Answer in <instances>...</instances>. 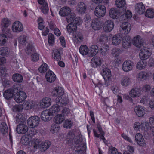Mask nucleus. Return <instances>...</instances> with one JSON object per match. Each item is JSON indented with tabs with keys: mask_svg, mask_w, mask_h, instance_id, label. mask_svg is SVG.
I'll use <instances>...</instances> for the list:
<instances>
[{
	"mask_svg": "<svg viewBox=\"0 0 154 154\" xmlns=\"http://www.w3.org/2000/svg\"><path fill=\"white\" fill-rule=\"evenodd\" d=\"M151 55L149 51V48L145 46L141 48L139 54V56L141 60H145L148 59Z\"/></svg>",
	"mask_w": 154,
	"mask_h": 154,
	"instance_id": "f257e3e1",
	"label": "nucleus"
},
{
	"mask_svg": "<svg viewBox=\"0 0 154 154\" xmlns=\"http://www.w3.org/2000/svg\"><path fill=\"white\" fill-rule=\"evenodd\" d=\"M106 12L105 7L102 5L97 6L95 8L94 13L95 15L98 17H103L105 15Z\"/></svg>",
	"mask_w": 154,
	"mask_h": 154,
	"instance_id": "f03ea898",
	"label": "nucleus"
},
{
	"mask_svg": "<svg viewBox=\"0 0 154 154\" xmlns=\"http://www.w3.org/2000/svg\"><path fill=\"white\" fill-rule=\"evenodd\" d=\"M40 121V118L38 116H32L28 119L27 123L30 127L34 128L38 125Z\"/></svg>",
	"mask_w": 154,
	"mask_h": 154,
	"instance_id": "7ed1b4c3",
	"label": "nucleus"
},
{
	"mask_svg": "<svg viewBox=\"0 0 154 154\" xmlns=\"http://www.w3.org/2000/svg\"><path fill=\"white\" fill-rule=\"evenodd\" d=\"M16 91L17 92L15 95L14 98L17 103H21L26 98L27 95L26 93L23 91H18V90Z\"/></svg>",
	"mask_w": 154,
	"mask_h": 154,
	"instance_id": "20e7f679",
	"label": "nucleus"
},
{
	"mask_svg": "<svg viewBox=\"0 0 154 154\" xmlns=\"http://www.w3.org/2000/svg\"><path fill=\"white\" fill-rule=\"evenodd\" d=\"M18 86V85L15 86L14 87V90L12 89H8L6 90L3 93L4 97L7 100L12 98L16 90H18L20 88Z\"/></svg>",
	"mask_w": 154,
	"mask_h": 154,
	"instance_id": "39448f33",
	"label": "nucleus"
},
{
	"mask_svg": "<svg viewBox=\"0 0 154 154\" xmlns=\"http://www.w3.org/2000/svg\"><path fill=\"white\" fill-rule=\"evenodd\" d=\"M131 28V25L129 23L124 22L120 26L119 30L122 34H127L130 32Z\"/></svg>",
	"mask_w": 154,
	"mask_h": 154,
	"instance_id": "423d86ee",
	"label": "nucleus"
},
{
	"mask_svg": "<svg viewBox=\"0 0 154 154\" xmlns=\"http://www.w3.org/2000/svg\"><path fill=\"white\" fill-rule=\"evenodd\" d=\"M151 75V73L147 71H142L138 73L137 76L139 80L144 81L148 80Z\"/></svg>",
	"mask_w": 154,
	"mask_h": 154,
	"instance_id": "0eeeda50",
	"label": "nucleus"
},
{
	"mask_svg": "<svg viewBox=\"0 0 154 154\" xmlns=\"http://www.w3.org/2000/svg\"><path fill=\"white\" fill-rule=\"evenodd\" d=\"M67 139L68 141L70 143L74 142L75 144H78L81 141L80 136H75L74 133L72 132H69L67 134Z\"/></svg>",
	"mask_w": 154,
	"mask_h": 154,
	"instance_id": "6e6552de",
	"label": "nucleus"
},
{
	"mask_svg": "<svg viewBox=\"0 0 154 154\" xmlns=\"http://www.w3.org/2000/svg\"><path fill=\"white\" fill-rule=\"evenodd\" d=\"M114 24L113 21L110 20L106 21L104 23L103 29L104 31L109 32L112 31L114 28Z\"/></svg>",
	"mask_w": 154,
	"mask_h": 154,
	"instance_id": "1a4fd4ad",
	"label": "nucleus"
},
{
	"mask_svg": "<svg viewBox=\"0 0 154 154\" xmlns=\"http://www.w3.org/2000/svg\"><path fill=\"white\" fill-rule=\"evenodd\" d=\"M134 111L136 115L138 117H143L146 112H147L146 108L143 106L138 105L134 109Z\"/></svg>",
	"mask_w": 154,
	"mask_h": 154,
	"instance_id": "9d476101",
	"label": "nucleus"
},
{
	"mask_svg": "<svg viewBox=\"0 0 154 154\" xmlns=\"http://www.w3.org/2000/svg\"><path fill=\"white\" fill-rule=\"evenodd\" d=\"M133 66L132 61L130 60H127L123 63L122 68L124 71L128 72L133 69Z\"/></svg>",
	"mask_w": 154,
	"mask_h": 154,
	"instance_id": "9b49d317",
	"label": "nucleus"
},
{
	"mask_svg": "<svg viewBox=\"0 0 154 154\" xmlns=\"http://www.w3.org/2000/svg\"><path fill=\"white\" fill-rule=\"evenodd\" d=\"M57 104H59L60 106H65L68 103V99L65 95L59 97H57L55 99Z\"/></svg>",
	"mask_w": 154,
	"mask_h": 154,
	"instance_id": "f8f14e48",
	"label": "nucleus"
},
{
	"mask_svg": "<svg viewBox=\"0 0 154 154\" xmlns=\"http://www.w3.org/2000/svg\"><path fill=\"white\" fill-rule=\"evenodd\" d=\"M52 94L54 97H60L63 96L64 94V91L63 88L60 87H56L53 89Z\"/></svg>",
	"mask_w": 154,
	"mask_h": 154,
	"instance_id": "ddd939ff",
	"label": "nucleus"
},
{
	"mask_svg": "<svg viewBox=\"0 0 154 154\" xmlns=\"http://www.w3.org/2000/svg\"><path fill=\"white\" fill-rule=\"evenodd\" d=\"M71 9L67 6H65L61 8L59 12V14L62 17H66L69 15L67 17H70V14L71 12Z\"/></svg>",
	"mask_w": 154,
	"mask_h": 154,
	"instance_id": "4468645a",
	"label": "nucleus"
},
{
	"mask_svg": "<svg viewBox=\"0 0 154 154\" xmlns=\"http://www.w3.org/2000/svg\"><path fill=\"white\" fill-rule=\"evenodd\" d=\"M70 17L66 18V20L68 23L70 22L75 24L79 25L80 24V19L79 18H75V14L74 13H72L70 14Z\"/></svg>",
	"mask_w": 154,
	"mask_h": 154,
	"instance_id": "2eb2a0df",
	"label": "nucleus"
},
{
	"mask_svg": "<svg viewBox=\"0 0 154 154\" xmlns=\"http://www.w3.org/2000/svg\"><path fill=\"white\" fill-rule=\"evenodd\" d=\"M132 41L134 45L137 47L142 48L143 46H145L143 44V40L139 35L135 37Z\"/></svg>",
	"mask_w": 154,
	"mask_h": 154,
	"instance_id": "dca6fc26",
	"label": "nucleus"
},
{
	"mask_svg": "<svg viewBox=\"0 0 154 154\" xmlns=\"http://www.w3.org/2000/svg\"><path fill=\"white\" fill-rule=\"evenodd\" d=\"M23 27L22 24L19 21H16L13 24L12 30L15 32H19L23 29Z\"/></svg>",
	"mask_w": 154,
	"mask_h": 154,
	"instance_id": "f3484780",
	"label": "nucleus"
},
{
	"mask_svg": "<svg viewBox=\"0 0 154 154\" xmlns=\"http://www.w3.org/2000/svg\"><path fill=\"white\" fill-rule=\"evenodd\" d=\"M137 143L140 146H144L146 145V143L143 135L139 133L137 134L135 136Z\"/></svg>",
	"mask_w": 154,
	"mask_h": 154,
	"instance_id": "a211bd4d",
	"label": "nucleus"
},
{
	"mask_svg": "<svg viewBox=\"0 0 154 154\" xmlns=\"http://www.w3.org/2000/svg\"><path fill=\"white\" fill-rule=\"evenodd\" d=\"M142 94L141 89L138 88L132 89L129 92V95L132 97L135 98L139 97Z\"/></svg>",
	"mask_w": 154,
	"mask_h": 154,
	"instance_id": "6ab92c4d",
	"label": "nucleus"
},
{
	"mask_svg": "<svg viewBox=\"0 0 154 154\" xmlns=\"http://www.w3.org/2000/svg\"><path fill=\"white\" fill-rule=\"evenodd\" d=\"M131 38L128 36H125L123 37L122 40V45L125 48H128L131 46Z\"/></svg>",
	"mask_w": 154,
	"mask_h": 154,
	"instance_id": "aec40b11",
	"label": "nucleus"
},
{
	"mask_svg": "<svg viewBox=\"0 0 154 154\" xmlns=\"http://www.w3.org/2000/svg\"><path fill=\"white\" fill-rule=\"evenodd\" d=\"M28 128L26 124H22L17 126L16 130L17 132L20 134H23L26 133L28 131Z\"/></svg>",
	"mask_w": 154,
	"mask_h": 154,
	"instance_id": "412c9836",
	"label": "nucleus"
},
{
	"mask_svg": "<svg viewBox=\"0 0 154 154\" xmlns=\"http://www.w3.org/2000/svg\"><path fill=\"white\" fill-rule=\"evenodd\" d=\"M102 63V61L100 57H93L91 61V65L92 67H97L100 66Z\"/></svg>",
	"mask_w": 154,
	"mask_h": 154,
	"instance_id": "4be33fe9",
	"label": "nucleus"
},
{
	"mask_svg": "<svg viewBox=\"0 0 154 154\" xmlns=\"http://www.w3.org/2000/svg\"><path fill=\"white\" fill-rule=\"evenodd\" d=\"M51 99L47 97L43 98L40 102V106L42 108H48L51 105Z\"/></svg>",
	"mask_w": 154,
	"mask_h": 154,
	"instance_id": "5701e85b",
	"label": "nucleus"
},
{
	"mask_svg": "<svg viewBox=\"0 0 154 154\" xmlns=\"http://www.w3.org/2000/svg\"><path fill=\"white\" fill-rule=\"evenodd\" d=\"M45 78L48 82L52 83L55 80L56 76L53 72L51 71H49L46 74Z\"/></svg>",
	"mask_w": 154,
	"mask_h": 154,
	"instance_id": "b1692460",
	"label": "nucleus"
},
{
	"mask_svg": "<svg viewBox=\"0 0 154 154\" xmlns=\"http://www.w3.org/2000/svg\"><path fill=\"white\" fill-rule=\"evenodd\" d=\"M83 37L82 34L80 32H77L74 35L73 40L75 44L80 43L83 41Z\"/></svg>",
	"mask_w": 154,
	"mask_h": 154,
	"instance_id": "393cba45",
	"label": "nucleus"
},
{
	"mask_svg": "<svg viewBox=\"0 0 154 154\" xmlns=\"http://www.w3.org/2000/svg\"><path fill=\"white\" fill-rule=\"evenodd\" d=\"M92 26L93 29L95 30L100 29L101 27V23L99 19L97 18L94 19L92 21Z\"/></svg>",
	"mask_w": 154,
	"mask_h": 154,
	"instance_id": "a878e982",
	"label": "nucleus"
},
{
	"mask_svg": "<svg viewBox=\"0 0 154 154\" xmlns=\"http://www.w3.org/2000/svg\"><path fill=\"white\" fill-rule=\"evenodd\" d=\"M136 11L139 14H142L145 11V7L142 2L136 4L135 5Z\"/></svg>",
	"mask_w": 154,
	"mask_h": 154,
	"instance_id": "bb28decb",
	"label": "nucleus"
},
{
	"mask_svg": "<svg viewBox=\"0 0 154 154\" xmlns=\"http://www.w3.org/2000/svg\"><path fill=\"white\" fill-rule=\"evenodd\" d=\"M131 79L128 76H124L121 81V83L122 85L126 87L131 83Z\"/></svg>",
	"mask_w": 154,
	"mask_h": 154,
	"instance_id": "cd10ccee",
	"label": "nucleus"
},
{
	"mask_svg": "<svg viewBox=\"0 0 154 154\" xmlns=\"http://www.w3.org/2000/svg\"><path fill=\"white\" fill-rule=\"evenodd\" d=\"M120 12L116 8H112L109 11L110 17L112 19H117L119 15Z\"/></svg>",
	"mask_w": 154,
	"mask_h": 154,
	"instance_id": "c85d7f7f",
	"label": "nucleus"
},
{
	"mask_svg": "<svg viewBox=\"0 0 154 154\" xmlns=\"http://www.w3.org/2000/svg\"><path fill=\"white\" fill-rule=\"evenodd\" d=\"M122 38L121 35L119 34L115 35L112 38V43L114 45H117L121 43Z\"/></svg>",
	"mask_w": 154,
	"mask_h": 154,
	"instance_id": "c756f323",
	"label": "nucleus"
},
{
	"mask_svg": "<svg viewBox=\"0 0 154 154\" xmlns=\"http://www.w3.org/2000/svg\"><path fill=\"white\" fill-rule=\"evenodd\" d=\"M98 52V47L96 45H92L89 49V54L91 57L95 55Z\"/></svg>",
	"mask_w": 154,
	"mask_h": 154,
	"instance_id": "7c9ffc66",
	"label": "nucleus"
},
{
	"mask_svg": "<svg viewBox=\"0 0 154 154\" xmlns=\"http://www.w3.org/2000/svg\"><path fill=\"white\" fill-rule=\"evenodd\" d=\"M65 118L62 114H57L54 118V122L57 124L62 123L65 120Z\"/></svg>",
	"mask_w": 154,
	"mask_h": 154,
	"instance_id": "2f4dec72",
	"label": "nucleus"
},
{
	"mask_svg": "<svg viewBox=\"0 0 154 154\" xmlns=\"http://www.w3.org/2000/svg\"><path fill=\"white\" fill-rule=\"evenodd\" d=\"M41 141L38 139H34L31 142L30 146L33 149H37L38 148L39 146H41Z\"/></svg>",
	"mask_w": 154,
	"mask_h": 154,
	"instance_id": "473e14b6",
	"label": "nucleus"
},
{
	"mask_svg": "<svg viewBox=\"0 0 154 154\" xmlns=\"http://www.w3.org/2000/svg\"><path fill=\"white\" fill-rule=\"evenodd\" d=\"M86 6L83 2H80L78 3L77 10L80 13H84L86 10Z\"/></svg>",
	"mask_w": 154,
	"mask_h": 154,
	"instance_id": "72a5a7b5",
	"label": "nucleus"
},
{
	"mask_svg": "<svg viewBox=\"0 0 154 154\" xmlns=\"http://www.w3.org/2000/svg\"><path fill=\"white\" fill-rule=\"evenodd\" d=\"M67 30L69 33H73L75 32L77 29L76 25L73 23H70L66 27Z\"/></svg>",
	"mask_w": 154,
	"mask_h": 154,
	"instance_id": "f704fd0d",
	"label": "nucleus"
},
{
	"mask_svg": "<svg viewBox=\"0 0 154 154\" xmlns=\"http://www.w3.org/2000/svg\"><path fill=\"white\" fill-rule=\"evenodd\" d=\"M22 106L23 109L26 110H28L32 108L34 106V104L33 101L28 100L24 103Z\"/></svg>",
	"mask_w": 154,
	"mask_h": 154,
	"instance_id": "c9c22d12",
	"label": "nucleus"
},
{
	"mask_svg": "<svg viewBox=\"0 0 154 154\" xmlns=\"http://www.w3.org/2000/svg\"><path fill=\"white\" fill-rule=\"evenodd\" d=\"M103 76L105 81L109 80L111 76L110 70L108 69H105L103 71Z\"/></svg>",
	"mask_w": 154,
	"mask_h": 154,
	"instance_id": "e433bc0d",
	"label": "nucleus"
},
{
	"mask_svg": "<svg viewBox=\"0 0 154 154\" xmlns=\"http://www.w3.org/2000/svg\"><path fill=\"white\" fill-rule=\"evenodd\" d=\"M80 53L83 55H85L89 54V49L85 45H81L79 49Z\"/></svg>",
	"mask_w": 154,
	"mask_h": 154,
	"instance_id": "4c0bfd02",
	"label": "nucleus"
},
{
	"mask_svg": "<svg viewBox=\"0 0 154 154\" xmlns=\"http://www.w3.org/2000/svg\"><path fill=\"white\" fill-rule=\"evenodd\" d=\"M51 143L49 141H46L44 142H41L40 149L42 151H45L50 147Z\"/></svg>",
	"mask_w": 154,
	"mask_h": 154,
	"instance_id": "58836bf2",
	"label": "nucleus"
},
{
	"mask_svg": "<svg viewBox=\"0 0 154 154\" xmlns=\"http://www.w3.org/2000/svg\"><path fill=\"white\" fill-rule=\"evenodd\" d=\"M50 109L53 115V113H57L61 110V107L58 104L53 105L51 108H50Z\"/></svg>",
	"mask_w": 154,
	"mask_h": 154,
	"instance_id": "ea45409f",
	"label": "nucleus"
},
{
	"mask_svg": "<svg viewBox=\"0 0 154 154\" xmlns=\"http://www.w3.org/2000/svg\"><path fill=\"white\" fill-rule=\"evenodd\" d=\"M13 81L16 82H21L23 79V77L22 75L18 73L14 74L13 76Z\"/></svg>",
	"mask_w": 154,
	"mask_h": 154,
	"instance_id": "a19ab883",
	"label": "nucleus"
},
{
	"mask_svg": "<svg viewBox=\"0 0 154 154\" xmlns=\"http://www.w3.org/2000/svg\"><path fill=\"white\" fill-rule=\"evenodd\" d=\"M141 131L147 132L150 127L148 122L146 121L141 123Z\"/></svg>",
	"mask_w": 154,
	"mask_h": 154,
	"instance_id": "79ce46f5",
	"label": "nucleus"
},
{
	"mask_svg": "<svg viewBox=\"0 0 154 154\" xmlns=\"http://www.w3.org/2000/svg\"><path fill=\"white\" fill-rule=\"evenodd\" d=\"M146 63L142 60L138 62L136 64V68L139 70H142L144 69L146 65Z\"/></svg>",
	"mask_w": 154,
	"mask_h": 154,
	"instance_id": "37998d69",
	"label": "nucleus"
},
{
	"mask_svg": "<svg viewBox=\"0 0 154 154\" xmlns=\"http://www.w3.org/2000/svg\"><path fill=\"white\" fill-rule=\"evenodd\" d=\"M0 129L2 133L3 134H5L8 132V127L6 123L4 122H2L1 123Z\"/></svg>",
	"mask_w": 154,
	"mask_h": 154,
	"instance_id": "c03bdc74",
	"label": "nucleus"
},
{
	"mask_svg": "<svg viewBox=\"0 0 154 154\" xmlns=\"http://www.w3.org/2000/svg\"><path fill=\"white\" fill-rule=\"evenodd\" d=\"M56 123L52 124L51 126L50 131L53 134L58 132L60 129V126Z\"/></svg>",
	"mask_w": 154,
	"mask_h": 154,
	"instance_id": "a18cd8bd",
	"label": "nucleus"
},
{
	"mask_svg": "<svg viewBox=\"0 0 154 154\" xmlns=\"http://www.w3.org/2000/svg\"><path fill=\"white\" fill-rule=\"evenodd\" d=\"M8 38L4 34H0V46L4 45L6 43Z\"/></svg>",
	"mask_w": 154,
	"mask_h": 154,
	"instance_id": "49530a36",
	"label": "nucleus"
},
{
	"mask_svg": "<svg viewBox=\"0 0 154 154\" xmlns=\"http://www.w3.org/2000/svg\"><path fill=\"white\" fill-rule=\"evenodd\" d=\"M52 54V56L55 60L57 61H59L60 60L61 57L58 50L57 49L54 50Z\"/></svg>",
	"mask_w": 154,
	"mask_h": 154,
	"instance_id": "de8ad7c7",
	"label": "nucleus"
},
{
	"mask_svg": "<svg viewBox=\"0 0 154 154\" xmlns=\"http://www.w3.org/2000/svg\"><path fill=\"white\" fill-rule=\"evenodd\" d=\"M29 136L28 135H25L23 136L21 140V143L23 145H27L30 141Z\"/></svg>",
	"mask_w": 154,
	"mask_h": 154,
	"instance_id": "09e8293b",
	"label": "nucleus"
},
{
	"mask_svg": "<svg viewBox=\"0 0 154 154\" xmlns=\"http://www.w3.org/2000/svg\"><path fill=\"white\" fill-rule=\"evenodd\" d=\"M8 54V49L6 47L0 48V56H6Z\"/></svg>",
	"mask_w": 154,
	"mask_h": 154,
	"instance_id": "8fccbe9b",
	"label": "nucleus"
},
{
	"mask_svg": "<svg viewBox=\"0 0 154 154\" xmlns=\"http://www.w3.org/2000/svg\"><path fill=\"white\" fill-rule=\"evenodd\" d=\"M48 69V66L47 64L44 63L41 65L38 68L39 72L41 73L45 72Z\"/></svg>",
	"mask_w": 154,
	"mask_h": 154,
	"instance_id": "3c124183",
	"label": "nucleus"
},
{
	"mask_svg": "<svg viewBox=\"0 0 154 154\" xmlns=\"http://www.w3.org/2000/svg\"><path fill=\"white\" fill-rule=\"evenodd\" d=\"M121 50L118 48H113L111 52V54L112 56L115 57H118L121 54Z\"/></svg>",
	"mask_w": 154,
	"mask_h": 154,
	"instance_id": "603ef678",
	"label": "nucleus"
},
{
	"mask_svg": "<svg viewBox=\"0 0 154 154\" xmlns=\"http://www.w3.org/2000/svg\"><path fill=\"white\" fill-rule=\"evenodd\" d=\"M27 37L26 35L20 36L19 38L18 42L20 44L22 45L25 44L27 42Z\"/></svg>",
	"mask_w": 154,
	"mask_h": 154,
	"instance_id": "864d4df0",
	"label": "nucleus"
},
{
	"mask_svg": "<svg viewBox=\"0 0 154 154\" xmlns=\"http://www.w3.org/2000/svg\"><path fill=\"white\" fill-rule=\"evenodd\" d=\"M62 112L63 116L64 117L67 116L69 117L71 115L69 109L66 107H65L63 109L62 111Z\"/></svg>",
	"mask_w": 154,
	"mask_h": 154,
	"instance_id": "5fc2aeb1",
	"label": "nucleus"
},
{
	"mask_svg": "<svg viewBox=\"0 0 154 154\" xmlns=\"http://www.w3.org/2000/svg\"><path fill=\"white\" fill-rule=\"evenodd\" d=\"M145 16L148 18H153L154 17V11L152 10L147 9L146 11Z\"/></svg>",
	"mask_w": 154,
	"mask_h": 154,
	"instance_id": "6e6d98bb",
	"label": "nucleus"
},
{
	"mask_svg": "<svg viewBox=\"0 0 154 154\" xmlns=\"http://www.w3.org/2000/svg\"><path fill=\"white\" fill-rule=\"evenodd\" d=\"M10 24V21L8 19L4 18L2 20V27L4 28L7 27Z\"/></svg>",
	"mask_w": 154,
	"mask_h": 154,
	"instance_id": "4d7b16f0",
	"label": "nucleus"
},
{
	"mask_svg": "<svg viewBox=\"0 0 154 154\" xmlns=\"http://www.w3.org/2000/svg\"><path fill=\"white\" fill-rule=\"evenodd\" d=\"M148 122L151 125L150 127V130L151 131H153L154 132V116L150 117L149 118Z\"/></svg>",
	"mask_w": 154,
	"mask_h": 154,
	"instance_id": "13d9d810",
	"label": "nucleus"
},
{
	"mask_svg": "<svg viewBox=\"0 0 154 154\" xmlns=\"http://www.w3.org/2000/svg\"><path fill=\"white\" fill-rule=\"evenodd\" d=\"M116 4L117 7L122 8L124 7L126 4L125 0H117Z\"/></svg>",
	"mask_w": 154,
	"mask_h": 154,
	"instance_id": "bf43d9fd",
	"label": "nucleus"
},
{
	"mask_svg": "<svg viewBox=\"0 0 154 154\" xmlns=\"http://www.w3.org/2000/svg\"><path fill=\"white\" fill-rule=\"evenodd\" d=\"M73 123L69 119L66 120L64 123L63 126L65 128H70L72 126Z\"/></svg>",
	"mask_w": 154,
	"mask_h": 154,
	"instance_id": "052dcab7",
	"label": "nucleus"
},
{
	"mask_svg": "<svg viewBox=\"0 0 154 154\" xmlns=\"http://www.w3.org/2000/svg\"><path fill=\"white\" fill-rule=\"evenodd\" d=\"M54 36L53 34L49 33L48 35V40L49 44L52 45L54 42Z\"/></svg>",
	"mask_w": 154,
	"mask_h": 154,
	"instance_id": "680f3d73",
	"label": "nucleus"
},
{
	"mask_svg": "<svg viewBox=\"0 0 154 154\" xmlns=\"http://www.w3.org/2000/svg\"><path fill=\"white\" fill-rule=\"evenodd\" d=\"M42 5L41 8L42 11L44 14H47L49 10V8L48 4L47 3L41 5Z\"/></svg>",
	"mask_w": 154,
	"mask_h": 154,
	"instance_id": "e2e57ef3",
	"label": "nucleus"
},
{
	"mask_svg": "<svg viewBox=\"0 0 154 154\" xmlns=\"http://www.w3.org/2000/svg\"><path fill=\"white\" fill-rule=\"evenodd\" d=\"M16 122L17 124L20 122H22L24 121V117H23L22 115L20 114H18L17 115L16 117Z\"/></svg>",
	"mask_w": 154,
	"mask_h": 154,
	"instance_id": "0e129e2a",
	"label": "nucleus"
},
{
	"mask_svg": "<svg viewBox=\"0 0 154 154\" xmlns=\"http://www.w3.org/2000/svg\"><path fill=\"white\" fill-rule=\"evenodd\" d=\"M7 74V70L4 66L0 67V76H1L4 77Z\"/></svg>",
	"mask_w": 154,
	"mask_h": 154,
	"instance_id": "69168bd1",
	"label": "nucleus"
},
{
	"mask_svg": "<svg viewBox=\"0 0 154 154\" xmlns=\"http://www.w3.org/2000/svg\"><path fill=\"white\" fill-rule=\"evenodd\" d=\"M23 109L22 105H16L14 106L13 108V111L14 112H20Z\"/></svg>",
	"mask_w": 154,
	"mask_h": 154,
	"instance_id": "338daca9",
	"label": "nucleus"
},
{
	"mask_svg": "<svg viewBox=\"0 0 154 154\" xmlns=\"http://www.w3.org/2000/svg\"><path fill=\"white\" fill-rule=\"evenodd\" d=\"M141 123L139 122H135L134 124L133 128L134 129L138 131H140L141 130Z\"/></svg>",
	"mask_w": 154,
	"mask_h": 154,
	"instance_id": "774afa93",
	"label": "nucleus"
}]
</instances>
